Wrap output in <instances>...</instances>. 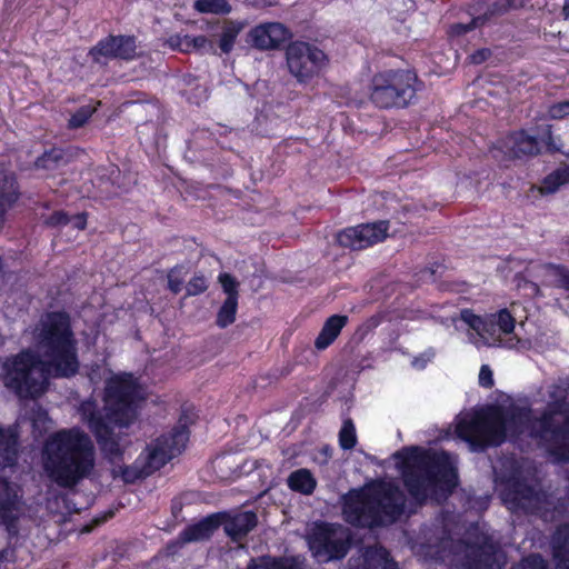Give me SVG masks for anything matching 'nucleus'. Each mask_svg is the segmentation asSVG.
I'll return each mask as SVG.
<instances>
[{"label":"nucleus","instance_id":"obj_1","mask_svg":"<svg viewBox=\"0 0 569 569\" xmlns=\"http://www.w3.org/2000/svg\"><path fill=\"white\" fill-rule=\"evenodd\" d=\"M38 355L31 349L8 357L1 365L4 385L14 391H43L51 377L77 373V341L70 318L64 312H49L32 330Z\"/></svg>","mask_w":569,"mask_h":569},{"label":"nucleus","instance_id":"obj_2","mask_svg":"<svg viewBox=\"0 0 569 569\" xmlns=\"http://www.w3.org/2000/svg\"><path fill=\"white\" fill-rule=\"evenodd\" d=\"M403 486L419 503L443 502L459 486V472L451 453L420 446L403 447L393 453Z\"/></svg>","mask_w":569,"mask_h":569},{"label":"nucleus","instance_id":"obj_3","mask_svg":"<svg viewBox=\"0 0 569 569\" xmlns=\"http://www.w3.org/2000/svg\"><path fill=\"white\" fill-rule=\"evenodd\" d=\"M43 468L59 487L71 489L90 477L96 465L91 438L80 428L60 429L44 441Z\"/></svg>","mask_w":569,"mask_h":569},{"label":"nucleus","instance_id":"obj_4","mask_svg":"<svg viewBox=\"0 0 569 569\" xmlns=\"http://www.w3.org/2000/svg\"><path fill=\"white\" fill-rule=\"evenodd\" d=\"M406 496L391 481H377L345 496V520L358 528H378L395 523L406 510Z\"/></svg>","mask_w":569,"mask_h":569},{"label":"nucleus","instance_id":"obj_5","mask_svg":"<svg viewBox=\"0 0 569 569\" xmlns=\"http://www.w3.org/2000/svg\"><path fill=\"white\" fill-rule=\"evenodd\" d=\"M501 405H485L459 419L455 432L473 451H485L506 442Z\"/></svg>","mask_w":569,"mask_h":569},{"label":"nucleus","instance_id":"obj_6","mask_svg":"<svg viewBox=\"0 0 569 569\" xmlns=\"http://www.w3.org/2000/svg\"><path fill=\"white\" fill-rule=\"evenodd\" d=\"M420 86L411 70H383L372 77L370 100L381 109L405 108L413 101Z\"/></svg>","mask_w":569,"mask_h":569},{"label":"nucleus","instance_id":"obj_7","mask_svg":"<svg viewBox=\"0 0 569 569\" xmlns=\"http://www.w3.org/2000/svg\"><path fill=\"white\" fill-rule=\"evenodd\" d=\"M460 318L475 331L477 338L471 337L470 339L478 348H512L516 345L512 338H502L512 333L516 327L515 317L506 308L485 316H478L469 309H463L460 312Z\"/></svg>","mask_w":569,"mask_h":569},{"label":"nucleus","instance_id":"obj_8","mask_svg":"<svg viewBox=\"0 0 569 569\" xmlns=\"http://www.w3.org/2000/svg\"><path fill=\"white\" fill-rule=\"evenodd\" d=\"M500 497L510 511L525 515H538L547 499L545 491L531 483L519 470L502 479Z\"/></svg>","mask_w":569,"mask_h":569},{"label":"nucleus","instance_id":"obj_9","mask_svg":"<svg viewBox=\"0 0 569 569\" xmlns=\"http://www.w3.org/2000/svg\"><path fill=\"white\" fill-rule=\"evenodd\" d=\"M150 393H103L104 425L110 430V438L100 446L103 450L114 452L119 443L114 438L116 428H127L138 417V401L148 399Z\"/></svg>","mask_w":569,"mask_h":569},{"label":"nucleus","instance_id":"obj_10","mask_svg":"<svg viewBox=\"0 0 569 569\" xmlns=\"http://www.w3.org/2000/svg\"><path fill=\"white\" fill-rule=\"evenodd\" d=\"M308 545L318 558L341 560L351 548V536L340 525L321 521L315 525Z\"/></svg>","mask_w":569,"mask_h":569},{"label":"nucleus","instance_id":"obj_11","mask_svg":"<svg viewBox=\"0 0 569 569\" xmlns=\"http://www.w3.org/2000/svg\"><path fill=\"white\" fill-rule=\"evenodd\" d=\"M328 62L326 53L307 42L297 41L287 49V64L300 82L317 76Z\"/></svg>","mask_w":569,"mask_h":569},{"label":"nucleus","instance_id":"obj_12","mask_svg":"<svg viewBox=\"0 0 569 569\" xmlns=\"http://www.w3.org/2000/svg\"><path fill=\"white\" fill-rule=\"evenodd\" d=\"M186 449V436L163 433L152 440L138 456L149 475H153Z\"/></svg>","mask_w":569,"mask_h":569},{"label":"nucleus","instance_id":"obj_13","mask_svg":"<svg viewBox=\"0 0 569 569\" xmlns=\"http://www.w3.org/2000/svg\"><path fill=\"white\" fill-rule=\"evenodd\" d=\"M388 221H377L347 228L338 233L337 240L340 246L353 250L366 249L373 246L388 236Z\"/></svg>","mask_w":569,"mask_h":569},{"label":"nucleus","instance_id":"obj_14","mask_svg":"<svg viewBox=\"0 0 569 569\" xmlns=\"http://www.w3.org/2000/svg\"><path fill=\"white\" fill-rule=\"evenodd\" d=\"M217 515H221L219 517L220 526H223L226 535L233 542L242 541L258 525V516L253 510H246L233 515L220 511Z\"/></svg>","mask_w":569,"mask_h":569},{"label":"nucleus","instance_id":"obj_15","mask_svg":"<svg viewBox=\"0 0 569 569\" xmlns=\"http://www.w3.org/2000/svg\"><path fill=\"white\" fill-rule=\"evenodd\" d=\"M502 421L506 433V440L508 437L517 438L525 433V431L533 422V415L530 407L520 406H502Z\"/></svg>","mask_w":569,"mask_h":569},{"label":"nucleus","instance_id":"obj_16","mask_svg":"<svg viewBox=\"0 0 569 569\" xmlns=\"http://www.w3.org/2000/svg\"><path fill=\"white\" fill-rule=\"evenodd\" d=\"M286 39V28L276 22L260 24L248 33V41L260 50L274 49Z\"/></svg>","mask_w":569,"mask_h":569},{"label":"nucleus","instance_id":"obj_17","mask_svg":"<svg viewBox=\"0 0 569 569\" xmlns=\"http://www.w3.org/2000/svg\"><path fill=\"white\" fill-rule=\"evenodd\" d=\"M79 411L99 446H103V441L110 438V430L103 422L104 409L100 410L96 400L88 399L81 402Z\"/></svg>","mask_w":569,"mask_h":569},{"label":"nucleus","instance_id":"obj_18","mask_svg":"<svg viewBox=\"0 0 569 569\" xmlns=\"http://www.w3.org/2000/svg\"><path fill=\"white\" fill-rule=\"evenodd\" d=\"M19 497L17 490L6 478L0 477V523L8 529L18 521Z\"/></svg>","mask_w":569,"mask_h":569},{"label":"nucleus","instance_id":"obj_19","mask_svg":"<svg viewBox=\"0 0 569 569\" xmlns=\"http://www.w3.org/2000/svg\"><path fill=\"white\" fill-rule=\"evenodd\" d=\"M468 569H490L495 562L496 546L488 537L481 543L466 542Z\"/></svg>","mask_w":569,"mask_h":569},{"label":"nucleus","instance_id":"obj_20","mask_svg":"<svg viewBox=\"0 0 569 569\" xmlns=\"http://www.w3.org/2000/svg\"><path fill=\"white\" fill-rule=\"evenodd\" d=\"M220 516L221 515H217V512H214L200 519L198 522L188 525L180 531L178 536L179 540L182 543H190L210 539L214 531L220 527Z\"/></svg>","mask_w":569,"mask_h":569},{"label":"nucleus","instance_id":"obj_21","mask_svg":"<svg viewBox=\"0 0 569 569\" xmlns=\"http://www.w3.org/2000/svg\"><path fill=\"white\" fill-rule=\"evenodd\" d=\"M19 198L13 173L0 171V229L3 227L8 211Z\"/></svg>","mask_w":569,"mask_h":569},{"label":"nucleus","instance_id":"obj_22","mask_svg":"<svg viewBox=\"0 0 569 569\" xmlns=\"http://www.w3.org/2000/svg\"><path fill=\"white\" fill-rule=\"evenodd\" d=\"M551 553L557 569H569V523L556 528L551 537Z\"/></svg>","mask_w":569,"mask_h":569},{"label":"nucleus","instance_id":"obj_23","mask_svg":"<svg viewBox=\"0 0 569 569\" xmlns=\"http://www.w3.org/2000/svg\"><path fill=\"white\" fill-rule=\"evenodd\" d=\"M347 322V316L333 315L329 317L315 340V347L318 350L327 349L338 338Z\"/></svg>","mask_w":569,"mask_h":569},{"label":"nucleus","instance_id":"obj_24","mask_svg":"<svg viewBox=\"0 0 569 569\" xmlns=\"http://www.w3.org/2000/svg\"><path fill=\"white\" fill-rule=\"evenodd\" d=\"M362 569H398V563L383 546H369L363 553Z\"/></svg>","mask_w":569,"mask_h":569},{"label":"nucleus","instance_id":"obj_25","mask_svg":"<svg viewBox=\"0 0 569 569\" xmlns=\"http://www.w3.org/2000/svg\"><path fill=\"white\" fill-rule=\"evenodd\" d=\"M18 433L11 428L0 427V465L12 467L17 462Z\"/></svg>","mask_w":569,"mask_h":569},{"label":"nucleus","instance_id":"obj_26","mask_svg":"<svg viewBox=\"0 0 569 569\" xmlns=\"http://www.w3.org/2000/svg\"><path fill=\"white\" fill-rule=\"evenodd\" d=\"M67 163L66 152L62 149L52 148L36 160L34 168L44 171L49 176L67 166Z\"/></svg>","mask_w":569,"mask_h":569},{"label":"nucleus","instance_id":"obj_27","mask_svg":"<svg viewBox=\"0 0 569 569\" xmlns=\"http://www.w3.org/2000/svg\"><path fill=\"white\" fill-rule=\"evenodd\" d=\"M288 487L302 495H311L317 487V480L309 469L300 468L292 471L287 480Z\"/></svg>","mask_w":569,"mask_h":569},{"label":"nucleus","instance_id":"obj_28","mask_svg":"<svg viewBox=\"0 0 569 569\" xmlns=\"http://www.w3.org/2000/svg\"><path fill=\"white\" fill-rule=\"evenodd\" d=\"M244 569H302L292 558L261 556L251 558Z\"/></svg>","mask_w":569,"mask_h":569},{"label":"nucleus","instance_id":"obj_29","mask_svg":"<svg viewBox=\"0 0 569 569\" xmlns=\"http://www.w3.org/2000/svg\"><path fill=\"white\" fill-rule=\"evenodd\" d=\"M511 151L516 157L533 156L539 152V143L535 137L526 132H516L510 137Z\"/></svg>","mask_w":569,"mask_h":569},{"label":"nucleus","instance_id":"obj_30","mask_svg":"<svg viewBox=\"0 0 569 569\" xmlns=\"http://www.w3.org/2000/svg\"><path fill=\"white\" fill-rule=\"evenodd\" d=\"M243 29L240 22L228 21L221 27L219 34V48L223 53H229L233 49L237 37Z\"/></svg>","mask_w":569,"mask_h":569},{"label":"nucleus","instance_id":"obj_31","mask_svg":"<svg viewBox=\"0 0 569 569\" xmlns=\"http://www.w3.org/2000/svg\"><path fill=\"white\" fill-rule=\"evenodd\" d=\"M197 418H198V415H197V411L194 410V407L183 405L181 407V413H180L177 426H174L171 429V431H169L168 433L171 435L172 437L177 436L178 433L184 435L186 436V445H187L189 441V437H190L189 428L191 425H193L196 422Z\"/></svg>","mask_w":569,"mask_h":569},{"label":"nucleus","instance_id":"obj_32","mask_svg":"<svg viewBox=\"0 0 569 569\" xmlns=\"http://www.w3.org/2000/svg\"><path fill=\"white\" fill-rule=\"evenodd\" d=\"M138 382L131 373H114L107 379L104 391H137Z\"/></svg>","mask_w":569,"mask_h":569},{"label":"nucleus","instance_id":"obj_33","mask_svg":"<svg viewBox=\"0 0 569 569\" xmlns=\"http://www.w3.org/2000/svg\"><path fill=\"white\" fill-rule=\"evenodd\" d=\"M238 309V300L234 297H227L220 307L216 323L219 328H227L236 321V313Z\"/></svg>","mask_w":569,"mask_h":569},{"label":"nucleus","instance_id":"obj_34","mask_svg":"<svg viewBox=\"0 0 569 569\" xmlns=\"http://www.w3.org/2000/svg\"><path fill=\"white\" fill-rule=\"evenodd\" d=\"M339 446L342 450H351L357 445L356 427L351 418H346L338 435Z\"/></svg>","mask_w":569,"mask_h":569},{"label":"nucleus","instance_id":"obj_35","mask_svg":"<svg viewBox=\"0 0 569 569\" xmlns=\"http://www.w3.org/2000/svg\"><path fill=\"white\" fill-rule=\"evenodd\" d=\"M569 182L566 167L559 168L549 176H547L540 187L542 193H553L558 188Z\"/></svg>","mask_w":569,"mask_h":569},{"label":"nucleus","instance_id":"obj_36","mask_svg":"<svg viewBox=\"0 0 569 569\" xmlns=\"http://www.w3.org/2000/svg\"><path fill=\"white\" fill-rule=\"evenodd\" d=\"M118 37H110L100 41L96 47L90 50L93 60L100 61L101 57L117 58Z\"/></svg>","mask_w":569,"mask_h":569},{"label":"nucleus","instance_id":"obj_37","mask_svg":"<svg viewBox=\"0 0 569 569\" xmlns=\"http://www.w3.org/2000/svg\"><path fill=\"white\" fill-rule=\"evenodd\" d=\"M149 476V472L142 463V459H139V457H137L132 465L126 466L121 470V478L126 483H134L136 481L146 479Z\"/></svg>","mask_w":569,"mask_h":569},{"label":"nucleus","instance_id":"obj_38","mask_svg":"<svg viewBox=\"0 0 569 569\" xmlns=\"http://www.w3.org/2000/svg\"><path fill=\"white\" fill-rule=\"evenodd\" d=\"M194 9L202 13H228L231 8L226 0H197Z\"/></svg>","mask_w":569,"mask_h":569},{"label":"nucleus","instance_id":"obj_39","mask_svg":"<svg viewBox=\"0 0 569 569\" xmlns=\"http://www.w3.org/2000/svg\"><path fill=\"white\" fill-rule=\"evenodd\" d=\"M511 569H550L548 561L540 553H530L523 557Z\"/></svg>","mask_w":569,"mask_h":569},{"label":"nucleus","instance_id":"obj_40","mask_svg":"<svg viewBox=\"0 0 569 569\" xmlns=\"http://www.w3.org/2000/svg\"><path fill=\"white\" fill-rule=\"evenodd\" d=\"M136 41L131 37H118L117 58L132 59L136 56Z\"/></svg>","mask_w":569,"mask_h":569},{"label":"nucleus","instance_id":"obj_41","mask_svg":"<svg viewBox=\"0 0 569 569\" xmlns=\"http://www.w3.org/2000/svg\"><path fill=\"white\" fill-rule=\"evenodd\" d=\"M94 111L96 108L91 106H83L79 108L69 119V127L72 129L82 127L91 118Z\"/></svg>","mask_w":569,"mask_h":569},{"label":"nucleus","instance_id":"obj_42","mask_svg":"<svg viewBox=\"0 0 569 569\" xmlns=\"http://www.w3.org/2000/svg\"><path fill=\"white\" fill-rule=\"evenodd\" d=\"M552 284L558 288L569 290V270L562 267H550Z\"/></svg>","mask_w":569,"mask_h":569},{"label":"nucleus","instance_id":"obj_43","mask_svg":"<svg viewBox=\"0 0 569 569\" xmlns=\"http://www.w3.org/2000/svg\"><path fill=\"white\" fill-rule=\"evenodd\" d=\"M184 280V272L182 267H176L168 272V288L178 293L181 291Z\"/></svg>","mask_w":569,"mask_h":569},{"label":"nucleus","instance_id":"obj_44","mask_svg":"<svg viewBox=\"0 0 569 569\" xmlns=\"http://www.w3.org/2000/svg\"><path fill=\"white\" fill-rule=\"evenodd\" d=\"M219 282L228 297H234L238 300L239 282L229 273H221Z\"/></svg>","mask_w":569,"mask_h":569},{"label":"nucleus","instance_id":"obj_45","mask_svg":"<svg viewBox=\"0 0 569 569\" xmlns=\"http://www.w3.org/2000/svg\"><path fill=\"white\" fill-rule=\"evenodd\" d=\"M487 22V18L486 17H476L473 18L470 23H456V24H452L450 27V32L452 34H462V33H466L475 28H478V27H481L483 26L485 23Z\"/></svg>","mask_w":569,"mask_h":569},{"label":"nucleus","instance_id":"obj_46","mask_svg":"<svg viewBox=\"0 0 569 569\" xmlns=\"http://www.w3.org/2000/svg\"><path fill=\"white\" fill-rule=\"evenodd\" d=\"M550 119L561 120L569 118V100L556 102L548 108L547 112Z\"/></svg>","mask_w":569,"mask_h":569},{"label":"nucleus","instance_id":"obj_47","mask_svg":"<svg viewBox=\"0 0 569 569\" xmlns=\"http://www.w3.org/2000/svg\"><path fill=\"white\" fill-rule=\"evenodd\" d=\"M511 10L510 2L508 0H496L489 4L487 11L480 17H486L487 21L495 16H500Z\"/></svg>","mask_w":569,"mask_h":569},{"label":"nucleus","instance_id":"obj_48","mask_svg":"<svg viewBox=\"0 0 569 569\" xmlns=\"http://www.w3.org/2000/svg\"><path fill=\"white\" fill-rule=\"evenodd\" d=\"M208 288L207 279L203 276H194L187 284V295L197 296L204 292Z\"/></svg>","mask_w":569,"mask_h":569},{"label":"nucleus","instance_id":"obj_49","mask_svg":"<svg viewBox=\"0 0 569 569\" xmlns=\"http://www.w3.org/2000/svg\"><path fill=\"white\" fill-rule=\"evenodd\" d=\"M435 356V349L429 348L419 356L415 357L411 361V365L415 369L422 370L433 360Z\"/></svg>","mask_w":569,"mask_h":569},{"label":"nucleus","instance_id":"obj_50","mask_svg":"<svg viewBox=\"0 0 569 569\" xmlns=\"http://www.w3.org/2000/svg\"><path fill=\"white\" fill-rule=\"evenodd\" d=\"M44 223L49 227H61L70 223V218L63 211H56L46 218Z\"/></svg>","mask_w":569,"mask_h":569},{"label":"nucleus","instance_id":"obj_51","mask_svg":"<svg viewBox=\"0 0 569 569\" xmlns=\"http://www.w3.org/2000/svg\"><path fill=\"white\" fill-rule=\"evenodd\" d=\"M479 386L483 389L493 387V373L488 365H482L479 372Z\"/></svg>","mask_w":569,"mask_h":569},{"label":"nucleus","instance_id":"obj_52","mask_svg":"<svg viewBox=\"0 0 569 569\" xmlns=\"http://www.w3.org/2000/svg\"><path fill=\"white\" fill-rule=\"evenodd\" d=\"M192 39V46L194 51H207V52H213L214 47L212 42L204 36H197L191 37Z\"/></svg>","mask_w":569,"mask_h":569},{"label":"nucleus","instance_id":"obj_53","mask_svg":"<svg viewBox=\"0 0 569 569\" xmlns=\"http://www.w3.org/2000/svg\"><path fill=\"white\" fill-rule=\"evenodd\" d=\"M552 455L558 461L569 462V445L562 443L555 447Z\"/></svg>","mask_w":569,"mask_h":569},{"label":"nucleus","instance_id":"obj_54","mask_svg":"<svg viewBox=\"0 0 569 569\" xmlns=\"http://www.w3.org/2000/svg\"><path fill=\"white\" fill-rule=\"evenodd\" d=\"M70 222L78 230H83L87 227V214L79 213L70 218Z\"/></svg>","mask_w":569,"mask_h":569},{"label":"nucleus","instance_id":"obj_55","mask_svg":"<svg viewBox=\"0 0 569 569\" xmlns=\"http://www.w3.org/2000/svg\"><path fill=\"white\" fill-rule=\"evenodd\" d=\"M490 56V51L487 49L478 50L477 52L470 56V60L472 63L479 64L486 61Z\"/></svg>","mask_w":569,"mask_h":569},{"label":"nucleus","instance_id":"obj_56","mask_svg":"<svg viewBox=\"0 0 569 569\" xmlns=\"http://www.w3.org/2000/svg\"><path fill=\"white\" fill-rule=\"evenodd\" d=\"M183 38H184V36L173 34L168 39L167 43L169 44L170 48L181 51Z\"/></svg>","mask_w":569,"mask_h":569},{"label":"nucleus","instance_id":"obj_57","mask_svg":"<svg viewBox=\"0 0 569 569\" xmlns=\"http://www.w3.org/2000/svg\"><path fill=\"white\" fill-rule=\"evenodd\" d=\"M553 388L556 391H569V376L558 377Z\"/></svg>","mask_w":569,"mask_h":569},{"label":"nucleus","instance_id":"obj_58","mask_svg":"<svg viewBox=\"0 0 569 569\" xmlns=\"http://www.w3.org/2000/svg\"><path fill=\"white\" fill-rule=\"evenodd\" d=\"M191 51H194L191 36L184 34L181 52L189 53Z\"/></svg>","mask_w":569,"mask_h":569},{"label":"nucleus","instance_id":"obj_59","mask_svg":"<svg viewBox=\"0 0 569 569\" xmlns=\"http://www.w3.org/2000/svg\"><path fill=\"white\" fill-rule=\"evenodd\" d=\"M20 400H39L46 393H16Z\"/></svg>","mask_w":569,"mask_h":569},{"label":"nucleus","instance_id":"obj_60","mask_svg":"<svg viewBox=\"0 0 569 569\" xmlns=\"http://www.w3.org/2000/svg\"><path fill=\"white\" fill-rule=\"evenodd\" d=\"M510 2V8L512 9H520L526 7L530 0H508Z\"/></svg>","mask_w":569,"mask_h":569},{"label":"nucleus","instance_id":"obj_61","mask_svg":"<svg viewBox=\"0 0 569 569\" xmlns=\"http://www.w3.org/2000/svg\"><path fill=\"white\" fill-rule=\"evenodd\" d=\"M13 553V550L2 549L0 550V562L9 561V556Z\"/></svg>","mask_w":569,"mask_h":569},{"label":"nucleus","instance_id":"obj_62","mask_svg":"<svg viewBox=\"0 0 569 569\" xmlns=\"http://www.w3.org/2000/svg\"><path fill=\"white\" fill-rule=\"evenodd\" d=\"M562 14L565 19L569 20V0H566L563 7H562Z\"/></svg>","mask_w":569,"mask_h":569},{"label":"nucleus","instance_id":"obj_63","mask_svg":"<svg viewBox=\"0 0 569 569\" xmlns=\"http://www.w3.org/2000/svg\"><path fill=\"white\" fill-rule=\"evenodd\" d=\"M551 420V417L549 413H543L542 417H541V423H542V427L546 428L547 425L550 422Z\"/></svg>","mask_w":569,"mask_h":569},{"label":"nucleus","instance_id":"obj_64","mask_svg":"<svg viewBox=\"0 0 569 569\" xmlns=\"http://www.w3.org/2000/svg\"><path fill=\"white\" fill-rule=\"evenodd\" d=\"M547 143H548V147H549L550 149H552V150H557V151L559 150V148H557V147H556V146H553V143H552V136H551V131H550V130L548 131V141H547Z\"/></svg>","mask_w":569,"mask_h":569}]
</instances>
